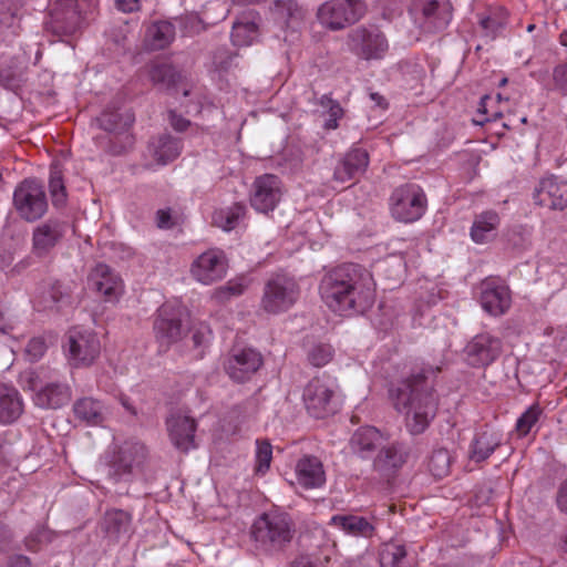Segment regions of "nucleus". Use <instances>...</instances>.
Instances as JSON below:
<instances>
[{
  "label": "nucleus",
  "instance_id": "nucleus-1",
  "mask_svg": "<svg viewBox=\"0 0 567 567\" xmlns=\"http://www.w3.org/2000/svg\"><path fill=\"white\" fill-rule=\"evenodd\" d=\"M440 372L437 365L416 364L389 388L390 400L395 410L404 414L405 426L413 435L422 434L436 415L439 398L434 383Z\"/></svg>",
  "mask_w": 567,
  "mask_h": 567
},
{
  "label": "nucleus",
  "instance_id": "nucleus-2",
  "mask_svg": "<svg viewBox=\"0 0 567 567\" xmlns=\"http://www.w3.org/2000/svg\"><path fill=\"white\" fill-rule=\"evenodd\" d=\"M319 292L324 305L341 316L362 313L374 301L372 277L355 264H343L326 272Z\"/></svg>",
  "mask_w": 567,
  "mask_h": 567
},
{
  "label": "nucleus",
  "instance_id": "nucleus-3",
  "mask_svg": "<svg viewBox=\"0 0 567 567\" xmlns=\"http://www.w3.org/2000/svg\"><path fill=\"white\" fill-rule=\"evenodd\" d=\"M296 535V524L292 517L280 511L261 514L252 524L250 537L256 549L265 554L282 551Z\"/></svg>",
  "mask_w": 567,
  "mask_h": 567
},
{
  "label": "nucleus",
  "instance_id": "nucleus-4",
  "mask_svg": "<svg viewBox=\"0 0 567 567\" xmlns=\"http://www.w3.org/2000/svg\"><path fill=\"white\" fill-rule=\"evenodd\" d=\"M20 380L24 390L34 392L33 401L37 406L59 409L66 405L72 398L70 385L47 369L24 371Z\"/></svg>",
  "mask_w": 567,
  "mask_h": 567
},
{
  "label": "nucleus",
  "instance_id": "nucleus-5",
  "mask_svg": "<svg viewBox=\"0 0 567 567\" xmlns=\"http://www.w3.org/2000/svg\"><path fill=\"white\" fill-rule=\"evenodd\" d=\"M97 6L99 0H55L50 7L47 28L59 37L73 35Z\"/></svg>",
  "mask_w": 567,
  "mask_h": 567
},
{
  "label": "nucleus",
  "instance_id": "nucleus-6",
  "mask_svg": "<svg viewBox=\"0 0 567 567\" xmlns=\"http://www.w3.org/2000/svg\"><path fill=\"white\" fill-rule=\"evenodd\" d=\"M368 6L364 0H328L319 6L317 19L329 31H341L364 18Z\"/></svg>",
  "mask_w": 567,
  "mask_h": 567
},
{
  "label": "nucleus",
  "instance_id": "nucleus-7",
  "mask_svg": "<svg viewBox=\"0 0 567 567\" xmlns=\"http://www.w3.org/2000/svg\"><path fill=\"white\" fill-rule=\"evenodd\" d=\"M347 47L360 60L379 61L385 58L390 44L379 27L362 24L347 33Z\"/></svg>",
  "mask_w": 567,
  "mask_h": 567
},
{
  "label": "nucleus",
  "instance_id": "nucleus-8",
  "mask_svg": "<svg viewBox=\"0 0 567 567\" xmlns=\"http://www.w3.org/2000/svg\"><path fill=\"white\" fill-rule=\"evenodd\" d=\"M427 198L416 184L396 187L390 197V212L394 219L402 223L419 220L426 210Z\"/></svg>",
  "mask_w": 567,
  "mask_h": 567
},
{
  "label": "nucleus",
  "instance_id": "nucleus-9",
  "mask_svg": "<svg viewBox=\"0 0 567 567\" xmlns=\"http://www.w3.org/2000/svg\"><path fill=\"white\" fill-rule=\"evenodd\" d=\"M64 349L72 368H87L100 357L101 343L95 332L74 327L66 334Z\"/></svg>",
  "mask_w": 567,
  "mask_h": 567
},
{
  "label": "nucleus",
  "instance_id": "nucleus-10",
  "mask_svg": "<svg viewBox=\"0 0 567 567\" xmlns=\"http://www.w3.org/2000/svg\"><path fill=\"white\" fill-rule=\"evenodd\" d=\"M299 295L300 289L293 278L277 274L266 282L260 305L268 313H280L290 309Z\"/></svg>",
  "mask_w": 567,
  "mask_h": 567
},
{
  "label": "nucleus",
  "instance_id": "nucleus-11",
  "mask_svg": "<svg viewBox=\"0 0 567 567\" xmlns=\"http://www.w3.org/2000/svg\"><path fill=\"white\" fill-rule=\"evenodd\" d=\"M410 12L415 25L424 33L443 31L452 20L449 0H413Z\"/></svg>",
  "mask_w": 567,
  "mask_h": 567
},
{
  "label": "nucleus",
  "instance_id": "nucleus-12",
  "mask_svg": "<svg viewBox=\"0 0 567 567\" xmlns=\"http://www.w3.org/2000/svg\"><path fill=\"white\" fill-rule=\"evenodd\" d=\"M13 205L21 218L28 221L40 219L48 210L43 185L35 179L23 181L14 190Z\"/></svg>",
  "mask_w": 567,
  "mask_h": 567
},
{
  "label": "nucleus",
  "instance_id": "nucleus-13",
  "mask_svg": "<svg viewBox=\"0 0 567 567\" xmlns=\"http://www.w3.org/2000/svg\"><path fill=\"white\" fill-rule=\"evenodd\" d=\"M302 400L308 413L316 419H324L338 409L333 386L327 379L310 380L303 389Z\"/></svg>",
  "mask_w": 567,
  "mask_h": 567
},
{
  "label": "nucleus",
  "instance_id": "nucleus-14",
  "mask_svg": "<svg viewBox=\"0 0 567 567\" xmlns=\"http://www.w3.org/2000/svg\"><path fill=\"white\" fill-rule=\"evenodd\" d=\"M478 302L493 317L504 316L512 306L509 287L498 277H488L477 286Z\"/></svg>",
  "mask_w": 567,
  "mask_h": 567
},
{
  "label": "nucleus",
  "instance_id": "nucleus-15",
  "mask_svg": "<svg viewBox=\"0 0 567 567\" xmlns=\"http://www.w3.org/2000/svg\"><path fill=\"white\" fill-rule=\"evenodd\" d=\"M282 196L281 181L277 175L258 176L251 186L249 202L258 213L268 214L279 204Z\"/></svg>",
  "mask_w": 567,
  "mask_h": 567
},
{
  "label": "nucleus",
  "instance_id": "nucleus-16",
  "mask_svg": "<svg viewBox=\"0 0 567 567\" xmlns=\"http://www.w3.org/2000/svg\"><path fill=\"white\" fill-rule=\"evenodd\" d=\"M227 268L228 261L224 251L208 249L192 262L190 275L203 285H212L226 276Z\"/></svg>",
  "mask_w": 567,
  "mask_h": 567
},
{
  "label": "nucleus",
  "instance_id": "nucleus-17",
  "mask_svg": "<svg viewBox=\"0 0 567 567\" xmlns=\"http://www.w3.org/2000/svg\"><path fill=\"white\" fill-rule=\"evenodd\" d=\"M183 309L169 305L162 306L154 321L156 340L163 347H169L182 339L184 329L182 326Z\"/></svg>",
  "mask_w": 567,
  "mask_h": 567
},
{
  "label": "nucleus",
  "instance_id": "nucleus-18",
  "mask_svg": "<svg viewBox=\"0 0 567 567\" xmlns=\"http://www.w3.org/2000/svg\"><path fill=\"white\" fill-rule=\"evenodd\" d=\"M261 354L250 348L234 349L227 357L224 369L236 382L249 380L262 365Z\"/></svg>",
  "mask_w": 567,
  "mask_h": 567
},
{
  "label": "nucleus",
  "instance_id": "nucleus-19",
  "mask_svg": "<svg viewBox=\"0 0 567 567\" xmlns=\"http://www.w3.org/2000/svg\"><path fill=\"white\" fill-rule=\"evenodd\" d=\"M533 199L538 206L564 210L567 208V183L554 175L544 177L534 188Z\"/></svg>",
  "mask_w": 567,
  "mask_h": 567
},
{
  "label": "nucleus",
  "instance_id": "nucleus-20",
  "mask_svg": "<svg viewBox=\"0 0 567 567\" xmlns=\"http://www.w3.org/2000/svg\"><path fill=\"white\" fill-rule=\"evenodd\" d=\"M166 427L172 444L182 452H188L195 445L197 424L195 419L181 411L171 413L166 419Z\"/></svg>",
  "mask_w": 567,
  "mask_h": 567
},
{
  "label": "nucleus",
  "instance_id": "nucleus-21",
  "mask_svg": "<svg viewBox=\"0 0 567 567\" xmlns=\"http://www.w3.org/2000/svg\"><path fill=\"white\" fill-rule=\"evenodd\" d=\"M468 363L485 367L495 361L502 352V341L489 333L475 336L465 349Z\"/></svg>",
  "mask_w": 567,
  "mask_h": 567
},
{
  "label": "nucleus",
  "instance_id": "nucleus-22",
  "mask_svg": "<svg viewBox=\"0 0 567 567\" xmlns=\"http://www.w3.org/2000/svg\"><path fill=\"white\" fill-rule=\"evenodd\" d=\"M370 163L368 152L361 147L350 148L337 163L333 171V181L347 183L365 173Z\"/></svg>",
  "mask_w": 567,
  "mask_h": 567
},
{
  "label": "nucleus",
  "instance_id": "nucleus-23",
  "mask_svg": "<svg viewBox=\"0 0 567 567\" xmlns=\"http://www.w3.org/2000/svg\"><path fill=\"white\" fill-rule=\"evenodd\" d=\"M64 235V224L60 220L49 219L40 224L32 236L33 251L38 256H44L55 247Z\"/></svg>",
  "mask_w": 567,
  "mask_h": 567
},
{
  "label": "nucleus",
  "instance_id": "nucleus-24",
  "mask_svg": "<svg viewBox=\"0 0 567 567\" xmlns=\"http://www.w3.org/2000/svg\"><path fill=\"white\" fill-rule=\"evenodd\" d=\"M91 280L96 291H99L107 302L118 300L123 292L122 280L104 264H100L94 268L91 274Z\"/></svg>",
  "mask_w": 567,
  "mask_h": 567
},
{
  "label": "nucleus",
  "instance_id": "nucleus-25",
  "mask_svg": "<svg viewBox=\"0 0 567 567\" xmlns=\"http://www.w3.org/2000/svg\"><path fill=\"white\" fill-rule=\"evenodd\" d=\"M296 477L300 486L306 489L318 488L326 482V474L320 460L306 455L296 464Z\"/></svg>",
  "mask_w": 567,
  "mask_h": 567
},
{
  "label": "nucleus",
  "instance_id": "nucleus-26",
  "mask_svg": "<svg viewBox=\"0 0 567 567\" xmlns=\"http://www.w3.org/2000/svg\"><path fill=\"white\" fill-rule=\"evenodd\" d=\"M503 435L491 427L476 433L471 442L468 457L476 462L487 460L502 445Z\"/></svg>",
  "mask_w": 567,
  "mask_h": 567
},
{
  "label": "nucleus",
  "instance_id": "nucleus-27",
  "mask_svg": "<svg viewBox=\"0 0 567 567\" xmlns=\"http://www.w3.org/2000/svg\"><path fill=\"white\" fill-rule=\"evenodd\" d=\"M259 14L255 11L243 13L233 24V44L236 47L252 44L259 37Z\"/></svg>",
  "mask_w": 567,
  "mask_h": 567
},
{
  "label": "nucleus",
  "instance_id": "nucleus-28",
  "mask_svg": "<svg viewBox=\"0 0 567 567\" xmlns=\"http://www.w3.org/2000/svg\"><path fill=\"white\" fill-rule=\"evenodd\" d=\"M146 454L145 445L141 443H125L113 461L115 473L117 475L132 473L134 467L142 465Z\"/></svg>",
  "mask_w": 567,
  "mask_h": 567
},
{
  "label": "nucleus",
  "instance_id": "nucleus-29",
  "mask_svg": "<svg viewBox=\"0 0 567 567\" xmlns=\"http://www.w3.org/2000/svg\"><path fill=\"white\" fill-rule=\"evenodd\" d=\"M182 151V143L168 134H162L153 138L148 145V152L153 159L159 165L176 159Z\"/></svg>",
  "mask_w": 567,
  "mask_h": 567
},
{
  "label": "nucleus",
  "instance_id": "nucleus-30",
  "mask_svg": "<svg viewBox=\"0 0 567 567\" xmlns=\"http://www.w3.org/2000/svg\"><path fill=\"white\" fill-rule=\"evenodd\" d=\"M406 449L402 444L394 443L379 453L373 466L378 472L390 476L406 462Z\"/></svg>",
  "mask_w": 567,
  "mask_h": 567
},
{
  "label": "nucleus",
  "instance_id": "nucleus-31",
  "mask_svg": "<svg viewBox=\"0 0 567 567\" xmlns=\"http://www.w3.org/2000/svg\"><path fill=\"white\" fill-rule=\"evenodd\" d=\"M75 417L87 425L97 426L105 421V406L94 398L84 396L78 399L73 404Z\"/></svg>",
  "mask_w": 567,
  "mask_h": 567
},
{
  "label": "nucleus",
  "instance_id": "nucleus-32",
  "mask_svg": "<svg viewBox=\"0 0 567 567\" xmlns=\"http://www.w3.org/2000/svg\"><path fill=\"white\" fill-rule=\"evenodd\" d=\"M22 412L23 402L19 392L14 388L0 385V423H12Z\"/></svg>",
  "mask_w": 567,
  "mask_h": 567
},
{
  "label": "nucleus",
  "instance_id": "nucleus-33",
  "mask_svg": "<svg viewBox=\"0 0 567 567\" xmlns=\"http://www.w3.org/2000/svg\"><path fill=\"white\" fill-rule=\"evenodd\" d=\"M499 225V216L496 212L487 210L476 215L471 227V238L476 244H484L495 237Z\"/></svg>",
  "mask_w": 567,
  "mask_h": 567
},
{
  "label": "nucleus",
  "instance_id": "nucleus-34",
  "mask_svg": "<svg viewBox=\"0 0 567 567\" xmlns=\"http://www.w3.org/2000/svg\"><path fill=\"white\" fill-rule=\"evenodd\" d=\"M330 524L354 537H371L374 532L367 518L357 515H334Z\"/></svg>",
  "mask_w": 567,
  "mask_h": 567
},
{
  "label": "nucleus",
  "instance_id": "nucleus-35",
  "mask_svg": "<svg viewBox=\"0 0 567 567\" xmlns=\"http://www.w3.org/2000/svg\"><path fill=\"white\" fill-rule=\"evenodd\" d=\"M131 523L132 516L130 513L113 508L105 512L102 519V529L109 537L118 539L122 535L128 534Z\"/></svg>",
  "mask_w": 567,
  "mask_h": 567
},
{
  "label": "nucleus",
  "instance_id": "nucleus-36",
  "mask_svg": "<svg viewBox=\"0 0 567 567\" xmlns=\"http://www.w3.org/2000/svg\"><path fill=\"white\" fill-rule=\"evenodd\" d=\"M384 441L383 434L374 426H362L351 437V447L357 453L374 451Z\"/></svg>",
  "mask_w": 567,
  "mask_h": 567
},
{
  "label": "nucleus",
  "instance_id": "nucleus-37",
  "mask_svg": "<svg viewBox=\"0 0 567 567\" xmlns=\"http://www.w3.org/2000/svg\"><path fill=\"white\" fill-rule=\"evenodd\" d=\"M175 27L169 21L154 22L147 28L146 41L151 49L162 50L175 39Z\"/></svg>",
  "mask_w": 567,
  "mask_h": 567
},
{
  "label": "nucleus",
  "instance_id": "nucleus-38",
  "mask_svg": "<svg viewBox=\"0 0 567 567\" xmlns=\"http://www.w3.org/2000/svg\"><path fill=\"white\" fill-rule=\"evenodd\" d=\"M246 212V206L243 203H235L230 207L215 210L212 220L215 226L223 230L230 231L244 219Z\"/></svg>",
  "mask_w": 567,
  "mask_h": 567
},
{
  "label": "nucleus",
  "instance_id": "nucleus-39",
  "mask_svg": "<svg viewBox=\"0 0 567 567\" xmlns=\"http://www.w3.org/2000/svg\"><path fill=\"white\" fill-rule=\"evenodd\" d=\"M147 74L155 86L169 89L179 79L177 71L166 62H152L147 65Z\"/></svg>",
  "mask_w": 567,
  "mask_h": 567
},
{
  "label": "nucleus",
  "instance_id": "nucleus-40",
  "mask_svg": "<svg viewBox=\"0 0 567 567\" xmlns=\"http://www.w3.org/2000/svg\"><path fill=\"white\" fill-rule=\"evenodd\" d=\"M21 0H0V24L7 29L19 27L22 18Z\"/></svg>",
  "mask_w": 567,
  "mask_h": 567
},
{
  "label": "nucleus",
  "instance_id": "nucleus-41",
  "mask_svg": "<svg viewBox=\"0 0 567 567\" xmlns=\"http://www.w3.org/2000/svg\"><path fill=\"white\" fill-rule=\"evenodd\" d=\"M248 285L249 281L245 277L230 279L225 285L216 288L212 293V298L218 303H224L233 297L243 295Z\"/></svg>",
  "mask_w": 567,
  "mask_h": 567
},
{
  "label": "nucleus",
  "instance_id": "nucleus-42",
  "mask_svg": "<svg viewBox=\"0 0 567 567\" xmlns=\"http://www.w3.org/2000/svg\"><path fill=\"white\" fill-rule=\"evenodd\" d=\"M452 465V457L446 449H436L432 452L427 468L435 478H443L449 475Z\"/></svg>",
  "mask_w": 567,
  "mask_h": 567
},
{
  "label": "nucleus",
  "instance_id": "nucleus-43",
  "mask_svg": "<svg viewBox=\"0 0 567 567\" xmlns=\"http://www.w3.org/2000/svg\"><path fill=\"white\" fill-rule=\"evenodd\" d=\"M318 104L323 107L328 114L323 128L327 131L337 130L339 127V121L344 116L343 107L337 100L332 99L330 94H323L318 100Z\"/></svg>",
  "mask_w": 567,
  "mask_h": 567
},
{
  "label": "nucleus",
  "instance_id": "nucleus-44",
  "mask_svg": "<svg viewBox=\"0 0 567 567\" xmlns=\"http://www.w3.org/2000/svg\"><path fill=\"white\" fill-rule=\"evenodd\" d=\"M271 12L277 20L284 23L302 18V9L296 0H274Z\"/></svg>",
  "mask_w": 567,
  "mask_h": 567
},
{
  "label": "nucleus",
  "instance_id": "nucleus-45",
  "mask_svg": "<svg viewBox=\"0 0 567 567\" xmlns=\"http://www.w3.org/2000/svg\"><path fill=\"white\" fill-rule=\"evenodd\" d=\"M49 188L53 205L63 206L66 202V190L63 182L62 171L58 165L51 166Z\"/></svg>",
  "mask_w": 567,
  "mask_h": 567
},
{
  "label": "nucleus",
  "instance_id": "nucleus-46",
  "mask_svg": "<svg viewBox=\"0 0 567 567\" xmlns=\"http://www.w3.org/2000/svg\"><path fill=\"white\" fill-rule=\"evenodd\" d=\"M406 549L403 545L388 544L380 557L381 567H405Z\"/></svg>",
  "mask_w": 567,
  "mask_h": 567
},
{
  "label": "nucleus",
  "instance_id": "nucleus-47",
  "mask_svg": "<svg viewBox=\"0 0 567 567\" xmlns=\"http://www.w3.org/2000/svg\"><path fill=\"white\" fill-rule=\"evenodd\" d=\"M543 413L539 404L535 403L530 405L517 420L516 422V431L518 436L524 437L534 427V425L538 422L540 415Z\"/></svg>",
  "mask_w": 567,
  "mask_h": 567
},
{
  "label": "nucleus",
  "instance_id": "nucleus-48",
  "mask_svg": "<svg viewBox=\"0 0 567 567\" xmlns=\"http://www.w3.org/2000/svg\"><path fill=\"white\" fill-rule=\"evenodd\" d=\"M54 538V533L45 526H37L25 537V547L31 551H39L43 546L50 544Z\"/></svg>",
  "mask_w": 567,
  "mask_h": 567
},
{
  "label": "nucleus",
  "instance_id": "nucleus-49",
  "mask_svg": "<svg viewBox=\"0 0 567 567\" xmlns=\"http://www.w3.org/2000/svg\"><path fill=\"white\" fill-rule=\"evenodd\" d=\"M256 466L255 472L264 475L270 467L272 460V446L267 440L256 442Z\"/></svg>",
  "mask_w": 567,
  "mask_h": 567
},
{
  "label": "nucleus",
  "instance_id": "nucleus-50",
  "mask_svg": "<svg viewBox=\"0 0 567 567\" xmlns=\"http://www.w3.org/2000/svg\"><path fill=\"white\" fill-rule=\"evenodd\" d=\"M333 357V349L330 344L319 343L313 346L309 353V362L317 368L323 367L331 361Z\"/></svg>",
  "mask_w": 567,
  "mask_h": 567
},
{
  "label": "nucleus",
  "instance_id": "nucleus-51",
  "mask_svg": "<svg viewBox=\"0 0 567 567\" xmlns=\"http://www.w3.org/2000/svg\"><path fill=\"white\" fill-rule=\"evenodd\" d=\"M493 102L489 95H485L481 99L477 117L473 120L475 124L483 125L486 122L495 121L502 116L499 111H489V106Z\"/></svg>",
  "mask_w": 567,
  "mask_h": 567
},
{
  "label": "nucleus",
  "instance_id": "nucleus-52",
  "mask_svg": "<svg viewBox=\"0 0 567 567\" xmlns=\"http://www.w3.org/2000/svg\"><path fill=\"white\" fill-rule=\"evenodd\" d=\"M553 90L567 96V62L557 64L551 72Z\"/></svg>",
  "mask_w": 567,
  "mask_h": 567
},
{
  "label": "nucleus",
  "instance_id": "nucleus-53",
  "mask_svg": "<svg viewBox=\"0 0 567 567\" xmlns=\"http://www.w3.org/2000/svg\"><path fill=\"white\" fill-rule=\"evenodd\" d=\"M375 8L384 19H392L403 11V0H377Z\"/></svg>",
  "mask_w": 567,
  "mask_h": 567
},
{
  "label": "nucleus",
  "instance_id": "nucleus-54",
  "mask_svg": "<svg viewBox=\"0 0 567 567\" xmlns=\"http://www.w3.org/2000/svg\"><path fill=\"white\" fill-rule=\"evenodd\" d=\"M49 296L53 305L68 303L71 298L69 288L60 282L52 285Z\"/></svg>",
  "mask_w": 567,
  "mask_h": 567
},
{
  "label": "nucleus",
  "instance_id": "nucleus-55",
  "mask_svg": "<svg viewBox=\"0 0 567 567\" xmlns=\"http://www.w3.org/2000/svg\"><path fill=\"white\" fill-rule=\"evenodd\" d=\"M47 344L42 338H32L25 348L27 354L32 361L39 360L45 352Z\"/></svg>",
  "mask_w": 567,
  "mask_h": 567
},
{
  "label": "nucleus",
  "instance_id": "nucleus-56",
  "mask_svg": "<svg viewBox=\"0 0 567 567\" xmlns=\"http://www.w3.org/2000/svg\"><path fill=\"white\" fill-rule=\"evenodd\" d=\"M18 70L16 63L12 61L8 68H2L0 64V84L4 87H11L18 80Z\"/></svg>",
  "mask_w": 567,
  "mask_h": 567
},
{
  "label": "nucleus",
  "instance_id": "nucleus-57",
  "mask_svg": "<svg viewBox=\"0 0 567 567\" xmlns=\"http://www.w3.org/2000/svg\"><path fill=\"white\" fill-rule=\"evenodd\" d=\"M210 336V330L207 326H202L193 332L192 340L194 347L199 348L207 344Z\"/></svg>",
  "mask_w": 567,
  "mask_h": 567
},
{
  "label": "nucleus",
  "instance_id": "nucleus-58",
  "mask_svg": "<svg viewBox=\"0 0 567 567\" xmlns=\"http://www.w3.org/2000/svg\"><path fill=\"white\" fill-rule=\"evenodd\" d=\"M156 224L162 229L172 228L175 223L173 221L169 209H159L156 214Z\"/></svg>",
  "mask_w": 567,
  "mask_h": 567
},
{
  "label": "nucleus",
  "instance_id": "nucleus-59",
  "mask_svg": "<svg viewBox=\"0 0 567 567\" xmlns=\"http://www.w3.org/2000/svg\"><path fill=\"white\" fill-rule=\"evenodd\" d=\"M556 503L559 511L567 514V478L558 487Z\"/></svg>",
  "mask_w": 567,
  "mask_h": 567
},
{
  "label": "nucleus",
  "instance_id": "nucleus-60",
  "mask_svg": "<svg viewBox=\"0 0 567 567\" xmlns=\"http://www.w3.org/2000/svg\"><path fill=\"white\" fill-rule=\"evenodd\" d=\"M169 122L174 130L178 132H184L190 125V122L187 118H184L181 115H177L174 111H169Z\"/></svg>",
  "mask_w": 567,
  "mask_h": 567
},
{
  "label": "nucleus",
  "instance_id": "nucleus-61",
  "mask_svg": "<svg viewBox=\"0 0 567 567\" xmlns=\"http://www.w3.org/2000/svg\"><path fill=\"white\" fill-rule=\"evenodd\" d=\"M480 25L486 31L495 32L502 28L503 21L494 17L486 16L480 18Z\"/></svg>",
  "mask_w": 567,
  "mask_h": 567
},
{
  "label": "nucleus",
  "instance_id": "nucleus-62",
  "mask_svg": "<svg viewBox=\"0 0 567 567\" xmlns=\"http://www.w3.org/2000/svg\"><path fill=\"white\" fill-rule=\"evenodd\" d=\"M12 540V532L3 522L0 520V551L9 548Z\"/></svg>",
  "mask_w": 567,
  "mask_h": 567
},
{
  "label": "nucleus",
  "instance_id": "nucleus-63",
  "mask_svg": "<svg viewBox=\"0 0 567 567\" xmlns=\"http://www.w3.org/2000/svg\"><path fill=\"white\" fill-rule=\"evenodd\" d=\"M115 2L123 12H133L140 9V0H115Z\"/></svg>",
  "mask_w": 567,
  "mask_h": 567
},
{
  "label": "nucleus",
  "instance_id": "nucleus-64",
  "mask_svg": "<svg viewBox=\"0 0 567 567\" xmlns=\"http://www.w3.org/2000/svg\"><path fill=\"white\" fill-rule=\"evenodd\" d=\"M291 567H317V564L310 556L300 555L291 563Z\"/></svg>",
  "mask_w": 567,
  "mask_h": 567
}]
</instances>
